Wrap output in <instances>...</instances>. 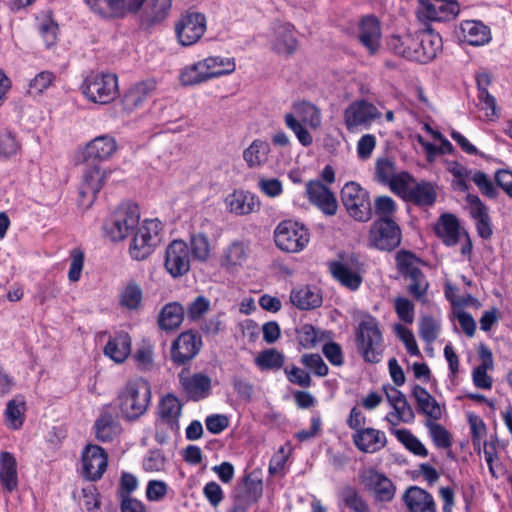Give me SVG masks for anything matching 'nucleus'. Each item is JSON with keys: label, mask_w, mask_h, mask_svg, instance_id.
Listing matches in <instances>:
<instances>
[{"label": "nucleus", "mask_w": 512, "mask_h": 512, "mask_svg": "<svg viewBox=\"0 0 512 512\" xmlns=\"http://www.w3.org/2000/svg\"><path fill=\"white\" fill-rule=\"evenodd\" d=\"M355 342L359 354L368 363H379L383 354V336L377 319L365 315L358 323Z\"/></svg>", "instance_id": "obj_2"}, {"label": "nucleus", "mask_w": 512, "mask_h": 512, "mask_svg": "<svg viewBox=\"0 0 512 512\" xmlns=\"http://www.w3.org/2000/svg\"><path fill=\"white\" fill-rule=\"evenodd\" d=\"M95 436L101 442H111L120 432V426L109 412L102 413L94 424Z\"/></svg>", "instance_id": "obj_41"}, {"label": "nucleus", "mask_w": 512, "mask_h": 512, "mask_svg": "<svg viewBox=\"0 0 512 512\" xmlns=\"http://www.w3.org/2000/svg\"><path fill=\"white\" fill-rule=\"evenodd\" d=\"M369 239L373 247L392 251L401 243V230L394 220L377 219L371 226Z\"/></svg>", "instance_id": "obj_12"}, {"label": "nucleus", "mask_w": 512, "mask_h": 512, "mask_svg": "<svg viewBox=\"0 0 512 512\" xmlns=\"http://www.w3.org/2000/svg\"><path fill=\"white\" fill-rule=\"evenodd\" d=\"M326 333L316 329L311 324H303L296 329L298 344L305 349H312L322 342Z\"/></svg>", "instance_id": "obj_48"}, {"label": "nucleus", "mask_w": 512, "mask_h": 512, "mask_svg": "<svg viewBox=\"0 0 512 512\" xmlns=\"http://www.w3.org/2000/svg\"><path fill=\"white\" fill-rule=\"evenodd\" d=\"M394 309L398 318L407 324L414 321V304L405 297H397L394 300Z\"/></svg>", "instance_id": "obj_62"}, {"label": "nucleus", "mask_w": 512, "mask_h": 512, "mask_svg": "<svg viewBox=\"0 0 512 512\" xmlns=\"http://www.w3.org/2000/svg\"><path fill=\"white\" fill-rule=\"evenodd\" d=\"M90 9L105 19H121L130 13L127 0H85Z\"/></svg>", "instance_id": "obj_26"}, {"label": "nucleus", "mask_w": 512, "mask_h": 512, "mask_svg": "<svg viewBox=\"0 0 512 512\" xmlns=\"http://www.w3.org/2000/svg\"><path fill=\"white\" fill-rule=\"evenodd\" d=\"M118 407L123 417L134 420L144 415L151 402V386L143 378L130 380L119 391Z\"/></svg>", "instance_id": "obj_1"}, {"label": "nucleus", "mask_w": 512, "mask_h": 512, "mask_svg": "<svg viewBox=\"0 0 512 512\" xmlns=\"http://www.w3.org/2000/svg\"><path fill=\"white\" fill-rule=\"evenodd\" d=\"M202 340L192 330L182 332L171 345V360L177 366H183L192 361L199 353Z\"/></svg>", "instance_id": "obj_15"}, {"label": "nucleus", "mask_w": 512, "mask_h": 512, "mask_svg": "<svg viewBox=\"0 0 512 512\" xmlns=\"http://www.w3.org/2000/svg\"><path fill=\"white\" fill-rule=\"evenodd\" d=\"M156 89V82L154 80H145L133 85L124 95L123 106L128 112H132L138 107L142 106L148 97Z\"/></svg>", "instance_id": "obj_31"}, {"label": "nucleus", "mask_w": 512, "mask_h": 512, "mask_svg": "<svg viewBox=\"0 0 512 512\" xmlns=\"http://www.w3.org/2000/svg\"><path fill=\"white\" fill-rule=\"evenodd\" d=\"M415 184L413 177L408 172L402 171L397 173L388 185L392 192L406 200Z\"/></svg>", "instance_id": "obj_53"}, {"label": "nucleus", "mask_w": 512, "mask_h": 512, "mask_svg": "<svg viewBox=\"0 0 512 512\" xmlns=\"http://www.w3.org/2000/svg\"><path fill=\"white\" fill-rule=\"evenodd\" d=\"M459 37L469 45L482 46L491 40V33L489 27L482 22L466 20L460 24Z\"/></svg>", "instance_id": "obj_30"}, {"label": "nucleus", "mask_w": 512, "mask_h": 512, "mask_svg": "<svg viewBox=\"0 0 512 512\" xmlns=\"http://www.w3.org/2000/svg\"><path fill=\"white\" fill-rule=\"evenodd\" d=\"M412 396L416 401L420 413L435 421L442 417V410L439 403L425 388L420 385H415L412 389Z\"/></svg>", "instance_id": "obj_33"}, {"label": "nucleus", "mask_w": 512, "mask_h": 512, "mask_svg": "<svg viewBox=\"0 0 512 512\" xmlns=\"http://www.w3.org/2000/svg\"><path fill=\"white\" fill-rule=\"evenodd\" d=\"M206 29V16L194 10L182 13L175 24L176 37L182 46H191L197 43Z\"/></svg>", "instance_id": "obj_10"}, {"label": "nucleus", "mask_w": 512, "mask_h": 512, "mask_svg": "<svg viewBox=\"0 0 512 512\" xmlns=\"http://www.w3.org/2000/svg\"><path fill=\"white\" fill-rule=\"evenodd\" d=\"M191 258L188 244L176 239L166 247L164 267L171 277L179 278L190 271Z\"/></svg>", "instance_id": "obj_13"}, {"label": "nucleus", "mask_w": 512, "mask_h": 512, "mask_svg": "<svg viewBox=\"0 0 512 512\" xmlns=\"http://www.w3.org/2000/svg\"><path fill=\"white\" fill-rule=\"evenodd\" d=\"M38 31L47 48H51L56 45L58 38V24L50 14H43L42 18L39 19Z\"/></svg>", "instance_id": "obj_50"}, {"label": "nucleus", "mask_w": 512, "mask_h": 512, "mask_svg": "<svg viewBox=\"0 0 512 512\" xmlns=\"http://www.w3.org/2000/svg\"><path fill=\"white\" fill-rule=\"evenodd\" d=\"M116 150V140L111 136L102 135L87 144L84 157L87 161H104L109 159Z\"/></svg>", "instance_id": "obj_28"}, {"label": "nucleus", "mask_w": 512, "mask_h": 512, "mask_svg": "<svg viewBox=\"0 0 512 512\" xmlns=\"http://www.w3.org/2000/svg\"><path fill=\"white\" fill-rule=\"evenodd\" d=\"M0 483L9 493L18 487L17 461L9 452L0 454Z\"/></svg>", "instance_id": "obj_34"}, {"label": "nucleus", "mask_w": 512, "mask_h": 512, "mask_svg": "<svg viewBox=\"0 0 512 512\" xmlns=\"http://www.w3.org/2000/svg\"><path fill=\"white\" fill-rule=\"evenodd\" d=\"M262 481L246 476L244 479V494L240 495L248 503H255L262 495Z\"/></svg>", "instance_id": "obj_61"}, {"label": "nucleus", "mask_w": 512, "mask_h": 512, "mask_svg": "<svg viewBox=\"0 0 512 512\" xmlns=\"http://www.w3.org/2000/svg\"><path fill=\"white\" fill-rule=\"evenodd\" d=\"M471 180L479 188L480 192L489 198L497 196V188L487 174L482 171H475L472 173Z\"/></svg>", "instance_id": "obj_63"}, {"label": "nucleus", "mask_w": 512, "mask_h": 512, "mask_svg": "<svg viewBox=\"0 0 512 512\" xmlns=\"http://www.w3.org/2000/svg\"><path fill=\"white\" fill-rule=\"evenodd\" d=\"M25 401L23 397H16L7 403L4 415L8 427L19 429L24 422Z\"/></svg>", "instance_id": "obj_47"}, {"label": "nucleus", "mask_w": 512, "mask_h": 512, "mask_svg": "<svg viewBox=\"0 0 512 512\" xmlns=\"http://www.w3.org/2000/svg\"><path fill=\"white\" fill-rule=\"evenodd\" d=\"M440 325L431 316H423L419 322V335L428 344L433 343L439 334Z\"/></svg>", "instance_id": "obj_56"}, {"label": "nucleus", "mask_w": 512, "mask_h": 512, "mask_svg": "<svg viewBox=\"0 0 512 512\" xmlns=\"http://www.w3.org/2000/svg\"><path fill=\"white\" fill-rule=\"evenodd\" d=\"M225 203L231 213L239 216L257 212L261 206L259 198L245 190H235L226 197Z\"/></svg>", "instance_id": "obj_22"}, {"label": "nucleus", "mask_w": 512, "mask_h": 512, "mask_svg": "<svg viewBox=\"0 0 512 512\" xmlns=\"http://www.w3.org/2000/svg\"><path fill=\"white\" fill-rule=\"evenodd\" d=\"M300 362L316 376L324 377L328 374L329 368L319 354H304Z\"/></svg>", "instance_id": "obj_60"}, {"label": "nucleus", "mask_w": 512, "mask_h": 512, "mask_svg": "<svg viewBox=\"0 0 512 512\" xmlns=\"http://www.w3.org/2000/svg\"><path fill=\"white\" fill-rule=\"evenodd\" d=\"M80 91L92 103L109 104L119 94L118 77L113 73L91 72L82 81Z\"/></svg>", "instance_id": "obj_3"}, {"label": "nucleus", "mask_w": 512, "mask_h": 512, "mask_svg": "<svg viewBox=\"0 0 512 512\" xmlns=\"http://www.w3.org/2000/svg\"><path fill=\"white\" fill-rule=\"evenodd\" d=\"M435 233L445 245H456L461 234L458 218L451 213L442 214L435 225Z\"/></svg>", "instance_id": "obj_32"}, {"label": "nucleus", "mask_w": 512, "mask_h": 512, "mask_svg": "<svg viewBox=\"0 0 512 512\" xmlns=\"http://www.w3.org/2000/svg\"><path fill=\"white\" fill-rule=\"evenodd\" d=\"M105 177V172L101 173L98 166L87 168L83 172V183L80 188V194L82 196L92 194L95 197L101 190Z\"/></svg>", "instance_id": "obj_45"}, {"label": "nucleus", "mask_w": 512, "mask_h": 512, "mask_svg": "<svg viewBox=\"0 0 512 512\" xmlns=\"http://www.w3.org/2000/svg\"><path fill=\"white\" fill-rule=\"evenodd\" d=\"M189 250L191 257L199 262H206L211 255V244L204 233H193L189 239Z\"/></svg>", "instance_id": "obj_46"}, {"label": "nucleus", "mask_w": 512, "mask_h": 512, "mask_svg": "<svg viewBox=\"0 0 512 512\" xmlns=\"http://www.w3.org/2000/svg\"><path fill=\"white\" fill-rule=\"evenodd\" d=\"M249 254V242L244 240H235L223 250L221 266L228 271H232L243 266L247 261Z\"/></svg>", "instance_id": "obj_27"}, {"label": "nucleus", "mask_w": 512, "mask_h": 512, "mask_svg": "<svg viewBox=\"0 0 512 512\" xmlns=\"http://www.w3.org/2000/svg\"><path fill=\"white\" fill-rule=\"evenodd\" d=\"M381 116L382 113L379 109L373 103L364 99L353 101L345 108L343 113L344 124L349 132L368 129Z\"/></svg>", "instance_id": "obj_9"}, {"label": "nucleus", "mask_w": 512, "mask_h": 512, "mask_svg": "<svg viewBox=\"0 0 512 512\" xmlns=\"http://www.w3.org/2000/svg\"><path fill=\"white\" fill-rule=\"evenodd\" d=\"M359 41L371 55L375 54L379 50L381 27L380 22L376 17H363L359 28Z\"/></svg>", "instance_id": "obj_24"}, {"label": "nucleus", "mask_w": 512, "mask_h": 512, "mask_svg": "<svg viewBox=\"0 0 512 512\" xmlns=\"http://www.w3.org/2000/svg\"><path fill=\"white\" fill-rule=\"evenodd\" d=\"M402 499L409 512H436L432 495L418 486L409 487Z\"/></svg>", "instance_id": "obj_25"}, {"label": "nucleus", "mask_w": 512, "mask_h": 512, "mask_svg": "<svg viewBox=\"0 0 512 512\" xmlns=\"http://www.w3.org/2000/svg\"><path fill=\"white\" fill-rule=\"evenodd\" d=\"M359 479L364 487L372 492L375 499L381 502H388L394 498L396 487L383 473L373 468H368L360 472Z\"/></svg>", "instance_id": "obj_17"}, {"label": "nucleus", "mask_w": 512, "mask_h": 512, "mask_svg": "<svg viewBox=\"0 0 512 512\" xmlns=\"http://www.w3.org/2000/svg\"><path fill=\"white\" fill-rule=\"evenodd\" d=\"M182 414V403L172 395L164 396L158 407L159 421L173 432L179 430V418Z\"/></svg>", "instance_id": "obj_23"}, {"label": "nucleus", "mask_w": 512, "mask_h": 512, "mask_svg": "<svg viewBox=\"0 0 512 512\" xmlns=\"http://www.w3.org/2000/svg\"><path fill=\"white\" fill-rule=\"evenodd\" d=\"M436 191L431 183H416L410 191L405 201L412 202L415 205L428 207L436 201Z\"/></svg>", "instance_id": "obj_43"}, {"label": "nucleus", "mask_w": 512, "mask_h": 512, "mask_svg": "<svg viewBox=\"0 0 512 512\" xmlns=\"http://www.w3.org/2000/svg\"><path fill=\"white\" fill-rule=\"evenodd\" d=\"M270 150L268 142L256 139L243 151V159L249 168H258L268 162Z\"/></svg>", "instance_id": "obj_38"}, {"label": "nucleus", "mask_w": 512, "mask_h": 512, "mask_svg": "<svg viewBox=\"0 0 512 512\" xmlns=\"http://www.w3.org/2000/svg\"><path fill=\"white\" fill-rule=\"evenodd\" d=\"M392 433L409 451L415 455L426 457L428 451L425 446L407 429H394Z\"/></svg>", "instance_id": "obj_51"}, {"label": "nucleus", "mask_w": 512, "mask_h": 512, "mask_svg": "<svg viewBox=\"0 0 512 512\" xmlns=\"http://www.w3.org/2000/svg\"><path fill=\"white\" fill-rule=\"evenodd\" d=\"M276 246L288 253L302 251L310 240L308 229L301 223L292 220L280 222L274 231Z\"/></svg>", "instance_id": "obj_8"}, {"label": "nucleus", "mask_w": 512, "mask_h": 512, "mask_svg": "<svg viewBox=\"0 0 512 512\" xmlns=\"http://www.w3.org/2000/svg\"><path fill=\"white\" fill-rule=\"evenodd\" d=\"M172 0H145L139 14L140 26L149 29L163 22L169 15Z\"/></svg>", "instance_id": "obj_21"}, {"label": "nucleus", "mask_w": 512, "mask_h": 512, "mask_svg": "<svg viewBox=\"0 0 512 512\" xmlns=\"http://www.w3.org/2000/svg\"><path fill=\"white\" fill-rule=\"evenodd\" d=\"M81 474L88 481H98L108 466V455L105 450L94 444L87 445L81 455Z\"/></svg>", "instance_id": "obj_16"}, {"label": "nucleus", "mask_w": 512, "mask_h": 512, "mask_svg": "<svg viewBox=\"0 0 512 512\" xmlns=\"http://www.w3.org/2000/svg\"><path fill=\"white\" fill-rule=\"evenodd\" d=\"M131 352V338L125 332L110 338L104 347V354L116 363L124 362Z\"/></svg>", "instance_id": "obj_35"}, {"label": "nucleus", "mask_w": 512, "mask_h": 512, "mask_svg": "<svg viewBox=\"0 0 512 512\" xmlns=\"http://www.w3.org/2000/svg\"><path fill=\"white\" fill-rule=\"evenodd\" d=\"M396 263L399 273L409 282L408 293L414 299L425 302L429 282L420 269L421 260L413 253L401 250L396 255Z\"/></svg>", "instance_id": "obj_4"}, {"label": "nucleus", "mask_w": 512, "mask_h": 512, "mask_svg": "<svg viewBox=\"0 0 512 512\" xmlns=\"http://www.w3.org/2000/svg\"><path fill=\"white\" fill-rule=\"evenodd\" d=\"M296 112L300 115L303 123L312 128H317L321 124L320 110L309 102H301L295 105Z\"/></svg>", "instance_id": "obj_54"}, {"label": "nucleus", "mask_w": 512, "mask_h": 512, "mask_svg": "<svg viewBox=\"0 0 512 512\" xmlns=\"http://www.w3.org/2000/svg\"><path fill=\"white\" fill-rule=\"evenodd\" d=\"M410 47L408 59L420 63L433 60L442 49V38L430 30L422 31L416 37L407 35Z\"/></svg>", "instance_id": "obj_11"}, {"label": "nucleus", "mask_w": 512, "mask_h": 512, "mask_svg": "<svg viewBox=\"0 0 512 512\" xmlns=\"http://www.w3.org/2000/svg\"><path fill=\"white\" fill-rule=\"evenodd\" d=\"M375 213L379 216L378 219L393 220L392 216L396 211V203L389 196H379L374 202Z\"/></svg>", "instance_id": "obj_64"}, {"label": "nucleus", "mask_w": 512, "mask_h": 512, "mask_svg": "<svg viewBox=\"0 0 512 512\" xmlns=\"http://www.w3.org/2000/svg\"><path fill=\"white\" fill-rule=\"evenodd\" d=\"M180 82L184 86H194L210 80L203 60L184 67L180 73Z\"/></svg>", "instance_id": "obj_44"}, {"label": "nucleus", "mask_w": 512, "mask_h": 512, "mask_svg": "<svg viewBox=\"0 0 512 512\" xmlns=\"http://www.w3.org/2000/svg\"><path fill=\"white\" fill-rule=\"evenodd\" d=\"M178 376L183 391L189 399L200 401L210 395L211 379L207 375L203 373L189 375L188 371L182 370Z\"/></svg>", "instance_id": "obj_20"}, {"label": "nucleus", "mask_w": 512, "mask_h": 512, "mask_svg": "<svg viewBox=\"0 0 512 512\" xmlns=\"http://www.w3.org/2000/svg\"><path fill=\"white\" fill-rule=\"evenodd\" d=\"M275 34L274 49L277 53L290 55L295 52L298 42L295 38L293 27L290 24L279 25L276 28Z\"/></svg>", "instance_id": "obj_42"}, {"label": "nucleus", "mask_w": 512, "mask_h": 512, "mask_svg": "<svg viewBox=\"0 0 512 512\" xmlns=\"http://www.w3.org/2000/svg\"><path fill=\"white\" fill-rule=\"evenodd\" d=\"M286 126L294 132L297 139L303 146H309L313 142V138L308 130L297 120L293 114L287 113L284 117Z\"/></svg>", "instance_id": "obj_59"}, {"label": "nucleus", "mask_w": 512, "mask_h": 512, "mask_svg": "<svg viewBox=\"0 0 512 512\" xmlns=\"http://www.w3.org/2000/svg\"><path fill=\"white\" fill-rule=\"evenodd\" d=\"M162 230L163 225L160 220H144L133 232V238L129 246L131 258L137 261H143L148 258L160 243V233Z\"/></svg>", "instance_id": "obj_6"}, {"label": "nucleus", "mask_w": 512, "mask_h": 512, "mask_svg": "<svg viewBox=\"0 0 512 512\" xmlns=\"http://www.w3.org/2000/svg\"><path fill=\"white\" fill-rule=\"evenodd\" d=\"M140 210L133 203L121 204L104 224L106 236L113 242L122 241L139 226Z\"/></svg>", "instance_id": "obj_5"}, {"label": "nucleus", "mask_w": 512, "mask_h": 512, "mask_svg": "<svg viewBox=\"0 0 512 512\" xmlns=\"http://www.w3.org/2000/svg\"><path fill=\"white\" fill-rule=\"evenodd\" d=\"M306 196L309 202L325 215L333 216L338 209L334 193L320 180H310L306 183Z\"/></svg>", "instance_id": "obj_19"}, {"label": "nucleus", "mask_w": 512, "mask_h": 512, "mask_svg": "<svg viewBox=\"0 0 512 512\" xmlns=\"http://www.w3.org/2000/svg\"><path fill=\"white\" fill-rule=\"evenodd\" d=\"M185 309L178 302L166 304L160 311L158 325L162 330L171 331L180 327L184 320Z\"/></svg>", "instance_id": "obj_36"}, {"label": "nucleus", "mask_w": 512, "mask_h": 512, "mask_svg": "<svg viewBox=\"0 0 512 512\" xmlns=\"http://www.w3.org/2000/svg\"><path fill=\"white\" fill-rule=\"evenodd\" d=\"M56 76L51 71H41L38 73L28 85V93L30 95H40L55 82Z\"/></svg>", "instance_id": "obj_55"}, {"label": "nucleus", "mask_w": 512, "mask_h": 512, "mask_svg": "<svg viewBox=\"0 0 512 512\" xmlns=\"http://www.w3.org/2000/svg\"><path fill=\"white\" fill-rule=\"evenodd\" d=\"M383 389L385 391L387 401L395 411H398L403 422L411 423L415 418V414L411 405L408 403L406 396L393 386H384Z\"/></svg>", "instance_id": "obj_37"}, {"label": "nucleus", "mask_w": 512, "mask_h": 512, "mask_svg": "<svg viewBox=\"0 0 512 512\" xmlns=\"http://www.w3.org/2000/svg\"><path fill=\"white\" fill-rule=\"evenodd\" d=\"M341 201L348 214L356 221L367 222L372 217L369 192L358 183L347 182L341 189Z\"/></svg>", "instance_id": "obj_7"}, {"label": "nucleus", "mask_w": 512, "mask_h": 512, "mask_svg": "<svg viewBox=\"0 0 512 512\" xmlns=\"http://www.w3.org/2000/svg\"><path fill=\"white\" fill-rule=\"evenodd\" d=\"M203 60L205 69L209 74L210 80L225 75H230L236 70V62L233 57L208 56Z\"/></svg>", "instance_id": "obj_39"}, {"label": "nucleus", "mask_w": 512, "mask_h": 512, "mask_svg": "<svg viewBox=\"0 0 512 512\" xmlns=\"http://www.w3.org/2000/svg\"><path fill=\"white\" fill-rule=\"evenodd\" d=\"M340 495L345 506L352 512H370L368 504L355 488L347 486Z\"/></svg>", "instance_id": "obj_52"}, {"label": "nucleus", "mask_w": 512, "mask_h": 512, "mask_svg": "<svg viewBox=\"0 0 512 512\" xmlns=\"http://www.w3.org/2000/svg\"><path fill=\"white\" fill-rule=\"evenodd\" d=\"M459 13V5L456 1L446 0H422L417 11L420 20L448 21Z\"/></svg>", "instance_id": "obj_18"}, {"label": "nucleus", "mask_w": 512, "mask_h": 512, "mask_svg": "<svg viewBox=\"0 0 512 512\" xmlns=\"http://www.w3.org/2000/svg\"><path fill=\"white\" fill-rule=\"evenodd\" d=\"M395 163L387 158H379L375 165V176L378 182L389 184L396 175Z\"/></svg>", "instance_id": "obj_58"}, {"label": "nucleus", "mask_w": 512, "mask_h": 512, "mask_svg": "<svg viewBox=\"0 0 512 512\" xmlns=\"http://www.w3.org/2000/svg\"><path fill=\"white\" fill-rule=\"evenodd\" d=\"M354 445L362 452L374 453L386 445L384 432L374 428H364L352 436Z\"/></svg>", "instance_id": "obj_29"}, {"label": "nucleus", "mask_w": 512, "mask_h": 512, "mask_svg": "<svg viewBox=\"0 0 512 512\" xmlns=\"http://www.w3.org/2000/svg\"><path fill=\"white\" fill-rule=\"evenodd\" d=\"M333 278L350 290H357L362 282L361 264L358 256L352 254L347 258L329 263Z\"/></svg>", "instance_id": "obj_14"}, {"label": "nucleus", "mask_w": 512, "mask_h": 512, "mask_svg": "<svg viewBox=\"0 0 512 512\" xmlns=\"http://www.w3.org/2000/svg\"><path fill=\"white\" fill-rule=\"evenodd\" d=\"M290 299L301 310L314 309L322 304L321 295L315 288L310 286H303L293 290Z\"/></svg>", "instance_id": "obj_40"}, {"label": "nucleus", "mask_w": 512, "mask_h": 512, "mask_svg": "<svg viewBox=\"0 0 512 512\" xmlns=\"http://www.w3.org/2000/svg\"><path fill=\"white\" fill-rule=\"evenodd\" d=\"M142 301V290L136 283L128 284L121 294L120 303L123 307L137 309Z\"/></svg>", "instance_id": "obj_57"}, {"label": "nucleus", "mask_w": 512, "mask_h": 512, "mask_svg": "<svg viewBox=\"0 0 512 512\" xmlns=\"http://www.w3.org/2000/svg\"><path fill=\"white\" fill-rule=\"evenodd\" d=\"M284 362V354L274 348L261 351L255 358V364L261 370L280 369L284 365Z\"/></svg>", "instance_id": "obj_49"}]
</instances>
